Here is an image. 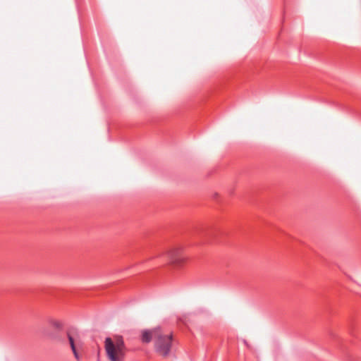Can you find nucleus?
<instances>
[{"instance_id": "4", "label": "nucleus", "mask_w": 361, "mask_h": 361, "mask_svg": "<svg viewBox=\"0 0 361 361\" xmlns=\"http://www.w3.org/2000/svg\"><path fill=\"white\" fill-rule=\"evenodd\" d=\"M67 336H68V338L69 341V343H70L71 350L73 353L74 357H75V359L78 361H80V355L78 352L77 345L75 343L74 339H73V336H71V332L69 331L67 332Z\"/></svg>"}, {"instance_id": "2", "label": "nucleus", "mask_w": 361, "mask_h": 361, "mask_svg": "<svg viewBox=\"0 0 361 361\" xmlns=\"http://www.w3.org/2000/svg\"><path fill=\"white\" fill-rule=\"evenodd\" d=\"M104 348L109 361H123L128 351L123 338L121 336L106 338Z\"/></svg>"}, {"instance_id": "1", "label": "nucleus", "mask_w": 361, "mask_h": 361, "mask_svg": "<svg viewBox=\"0 0 361 361\" xmlns=\"http://www.w3.org/2000/svg\"><path fill=\"white\" fill-rule=\"evenodd\" d=\"M152 340L154 350L157 354L164 357L169 355L173 345L172 332L165 331L159 327L142 331L141 341L142 343H149Z\"/></svg>"}, {"instance_id": "3", "label": "nucleus", "mask_w": 361, "mask_h": 361, "mask_svg": "<svg viewBox=\"0 0 361 361\" xmlns=\"http://www.w3.org/2000/svg\"><path fill=\"white\" fill-rule=\"evenodd\" d=\"M166 255L169 261L176 266H181L185 261V257L180 247L171 249L167 252Z\"/></svg>"}, {"instance_id": "5", "label": "nucleus", "mask_w": 361, "mask_h": 361, "mask_svg": "<svg viewBox=\"0 0 361 361\" xmlns=\"http://www.w3.org/2000/svg\"><path fill=\"white\" fill-rule=\"evenodd\" d=\"M49 323L51 326H53L54 329H56L57 330L62 329L63 326V323L61 321L53 319H50L49 320Z\"/></svg>"}]
</instances>
